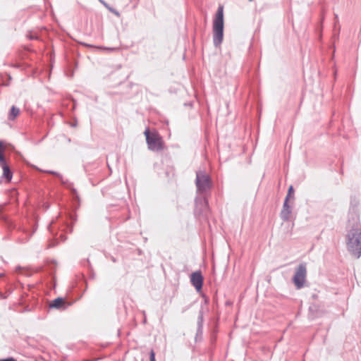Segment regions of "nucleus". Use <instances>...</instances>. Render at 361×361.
I'll list each match as a JSON object with an SVG mask.
<instances>
[{
  "label": "nucleus",
  "mask_w": 361,
  "mask_h": 361,
  "mask_svg": "<svg viewBox=\"0 0 361 361\" xmlns=\"http://www.w3.org/2000/svg\"><path fill=\"white\" fill-rule=\"evenodd\" d=\"M347 247L355 258L361 256V226L357 224L350 228L347 234Z\"/></svg>",
  "instance_id": "1"
},
{
  "label": "nucleus",
  "mask_w": 361,
  "mask_h": 361,
  "mask_svg": "<svg viewBox=\"0 0 361 361\" xmlns=\"http://www.w3.org/2000/svg\"><path fill=\"white\" fill-rule=\"evenodd\" d=\"M224 38V9L219 6L213 21V42L215 47L219 46Z\"/></svg>",
  "instance_id": "2"
},
{
  "label": "nucleus",
  "mask_w": 361,
  "mask_h": 361,
  "mask_svg": "<svg viewBox=\"0 0 361 361\" xmlns=\"http://www.w3.org/2000/svg\"><path fill=\"white\" fill-rule=\"evenodd\" d=\"M144 134L146 137V142L149 150L159 152L164 149L162 138L156 130L150 131L149 129L147 128Z\"/></svg>",
  "instance_id": "3"
},
{
  "label": "nucleus",
  "mask_w": 361,
  "mask_h": 361,
  "mask_svg": "<svg viewBox=\"0 0 361 361\" xmlns=\"http://www.w3.org/2000/svg\"><path fill=\"white\" fill-rule=\"evenodd\" d=\"M195 185L197 194H204L211 189L212 186L211 178L205 171H196Z\"/></svg>",
  "instance_id": "4"
},
{
  "label": "nucleus",
  "mask_w": 361,
  "mask_h": 361,
  "mask_svg": "<svg viewBox=\"0 0 361 361\" xmlns=\"http://www.w3.org/2000/svg\"><path fill=\"white\" fill-rule=\"evenodd\" d=\"M307 276V267L305 263L300 264L296 269L293 277V281L297 288L300 289L304 286Z\"/></svg>",
  "instance_id": "5"
},
{
  "label": "nucleus",
  "mask_w": 361,
  "mask_h": 361,
  "mask_svg": "<svg viewBox=\"0 0 361 361\" xmlns=\"http://www.w3.org/2000/svg\"><path fill=\"white\" fill-rule=\"evenodd\" d=\"M190 281L192 286L197 290H200L202 287L203 277L200 271H196L191 274Z\"/></svg>",
  "instance_id": "6"
},
{
  "label": "nucleus",
  "mask_w": 361,
  "mask_h": 361,
  "mask_svg": "<svg viewBox=\"0 0 361 361\" xmlns=\"http://www.w3.org/2000/svg\"><path fill=\"white\" fill-rule=\"evenodd\" d=\"M288 195H287L285 199V201H284V203L283 205V209H282V210L281 212V214H280L281 218L285 221H287L289 220L290 215L291 214V208L288 205Z\"/></svg>",
  "instance_id": "7"
},
{
  "label": "nucleus",
  "mask_w": 361,
  "mask_h": 361,
  "mask_svg": "<svg viewBox=\"0 0 361 361\" xmlns=\"http://www.w3.org/2000/svg\"><path fill=\"white\" fill-rule=\"evenodd\" d=\"M65 300L62 298H57L49 303V307L52 309H61L65 307Z\"/></svg>",
  "instance_id": "8"
},
{
  "label": "nucleus",
  "mask_w": 361,
  "mask_h": 361,
  "mask_svg": "<svg viewBox=\"0 0 361 361\" xmlns=\"http://www.w3.org/2000/svg\"><path fill=\"white\" fill-rule=\"evenodd\" d=\"M0 166L3 169L4 178H5L8 181H10L12 178V172L11 171L9 166L7 165L6 162L0 164Z\"/></svg>",
  "instance_id": "9"
},
{
  "label": "nucleus",
  "mask_w": 361,
  "mask_h": 361,
  "mask_svg": "<svg viewBox=\"0 0 361 361\" xmlns=\"http://www.w3.org/2000/svg\"><path fill=\"white\" fill-rule=\"evenodd\" d=\"M202 324H203V314L202 312H200L197 318V335L202 334Z\"/></svg>",
  "instance_id": "10"
},
{
  "label": "nucleus",
  "mask_w": 361,
  "mask_h": 361,
  "mask_svg": "<svg viewBox=\"0 0 361 361\" xmlns=\"http://www.w3.org/2000/svg\"><path fill=\"white\" fill-rule=\"evenodd\" d=\"M82 44L87 47H94V46H93L92 44H87V43H82ZM95 48H97L98 49H101V50H106L109 52L114 51L117 49L116 48H114V47H95Z\"/></svg>",
  "instance_id": "11"
},
{
  "label": "nucleus",
  "mask_w": 361,
  "mask_h": 361,
  "mask_svg": "<svg viewBox=\"0 0 361 361\" xmlns=\"http://www.w3.org/2000/svg\"><path fill=\"white\" fill-rule=\"evenodd\" d=\"M20 110L16 106H13L11 109L9 119L14 120L15 118L19 114Z\"/></svg>",
  "instance_id": "12"
},
{
  "label": "nucleus",
  "mask_w": 361,
  "mask_h": 361,
  "mask_svg": "<svg viewBox=\"0 0 361 361\" xmlns=\"http://www.w3.org/2000/svg\"><path fill=\"white\" fill-rule=\"evenodd\" d=\"M2 148H3V142L1 141H0V164H4V162H6L5 157H4V154L1 152Z\"/></svg>",
  "instance_id": "13"
},
{
  "label": "nucleus",
  "mask_w": 361,
  "mask_h": 361,
  "mask_svg": "<svg viewBox=\"0 0 361 361\" xmlns=\"http://www.w3.org/2000/svg\"><path fill=\"white\" fill-rule=\"evenodd\" d=\"M47 173H51V174H54L56 176L59 177L60 178V180H61V182L63 183H65L63 180V177L61 174H59V173L56 172V171H48Z\"/></svg>",
  "instance_id": "14"
},
{
  "label": "nucleus",
  "mask_w": 361,
  "mask_h": 361,
  "mask_svg": "<svg viewBox=\"0 0 361 361\" xmlns=\"http://www.w3.org/2000/svg\"><path fill=\"white\" fill-rule=\"evenodd\" d=\"M149 360L150 361H155V353L153 350L150 351Z\"/></svg>",
  "instance_id": "15"
},
{
  "label": "nucleus",
  "mask_w": 361,
  "mask_h": 361,
  "mask_svg": "<svg viewBox=\"0 0 361 361\" xmlns=\"http://www.w3.org/2000/svg\"><path fill=\"white\" fill-rule=\"evenodd\" d=\"M293 192V186L290 185L288 188V199L290 198V195Z\"/></svg>",
  "instance_id": "16"
},
{
  "label": "nucleus",
  "mask_w": 361,
  "mask_h": 361,
  "mask_svg": "<svg viewBox=\"0 0 361 361\" xmlns=\"http://www.w3.org/2000/svg\"><path fill=\"white\" fill-rule=\"evenodd\" d=\"M104 5L106 8H109L111 12L114 13L116 15H117V16H118V15H119L118 12H117V11H114V10L111 9V8H109V7L108 6V5H107L106 3H105V4H104Z\"/></svg>",
  "instance_id": "17"
},
{
  "label": "nucleus",
  "mask_w": 361,
  "mask_h": 361,
  "mask_svg": "<svg viewBox=\"0 0 361 361\" xmlns=\"http://www.w3.org/2000/svg\"><path fill=\"white\" fill-rule=\"evenodd\" d=\"M0 361H17V360L13 357H8L6 359L0 360Z\"/></svg>",
  "instance_id": "18"
},
{
  "label": "nucleus",
  "mask_w": 361,
  "mask_h": 361,
  "mask_svg": "<svg viewBox=\"0 0 361 361\" xmlns=\"http://www.w3.org/2000/svg\"><path fill=\"white\" fill-rule=\"evenodd\" d=\"M200 201H202L204 203L205 206H207V200L205 198H203L202 200H200Z\"/></svg>",
  "instance_id": "19"
},
{
  "label": "nucleus",
  "mask_w": 361,
  "mask_h": 361,
  "mask_svg": "<svg viewBox=\"0 0 361 361\" xmlns=\"http://www.w3.org/2000/svg\"><path fill=\"white\" fill-rule=\"evenodd\" d=\"M102 4H105V2L103 0H99Z\"/></svg>",
  "instance_id": "20"
},
{
  "label": "nucleus",
  "mask_w": 361,
  "mask_h": 361,
  "mask_svg": "<svg viewBox=\"0 0 361 361\" xmlns=\"http://www.w3.org/2000/svg\"><path fill=\"white\" fill-rule=\"evenodd\" d=\"M198 201H199V199H198V198H196V199H195V202H196V204H197Z\"/></svg>",
  "instance_id": "21"
},
{
  "label": "nucleus",
  "mask_w": 361,
  "mask_h": 361,
  "mask_svg": "<svg viewBox=\"0 0 361 361\" xmlns=\"http://www.w3.org/2000/svg\"><path fill=\"white\" fill-rule=\"evenodd\" d=\"M3 276V274H0V276Z\"/></svg>",
  "instance_id": "22"
},
{
  "label": "nucleus",
  "mask_w": 361,
  "mask_h": 361,
  "mask_svg": "<svg viewBox=\"0 0 361 361\" xmlns=\"http://www.w3.org/2000/svg\"><path fill=\"white\" fill-rule=\"evenodd\" d=\"M250 1H252L253 0H249Z\"/></svg>",
  "instance_id": "23"
}]
</instances>
